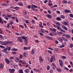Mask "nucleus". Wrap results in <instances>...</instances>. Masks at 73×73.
<instances>
[{
    "instance_id": "f257e3e1",
    "label": "nucleus",
    "mask_w": 73,
    "mask_h": 73,
    "mask_svg": "<svg viewBox=\"0 0 73 73\" xmlns=\"http://www.w3.org/2000/svg\"><path fill=\"white\" fill-rule=\"evenodd\" d=\"M13 43L12 41H7L6 42L4 41L1 43V45H7L8 44H13Z\"/></svg>"
},
{
    "instance_id": "f03ea898",
    "label": "nucleus",
    "mask_w": 73,
    "mask_h": 73,
    "mask_svg": "<svg viewBox=\"0 0 73 73\" xmlns=\"http://www.w3.org/2000/svg\"><path fill=\"white\" fill-rule=\"evenodd\" d=\"M59 39L60 41V42H61V44H62V45H61L60 46V48H64V47H65L64 43H64V41H63L62 39V38H59Z\"/></svg>"
},
{
    "instance_id": "7ed1b4c3",
    "label": "nucleus",
    "mask_w": 73,
    "mask_h": 73,
    "mask_svg": "<svg viewBox=\"0 0 73 73\" xmlns=\"http://www.w3.org/2000/svg\"><path fill=\"white\" fill-rule=\"evenodd\" d=\"M59 65L61 68H62L64 65V64L63 63V62L62 60L61 59L59 60Z\"/></svg>"
},
{
    "instance_id": "20e7f679",
    "label": "nucleus",
    "mask_w": 73,
    "mask_h": 73,
    "mask_svg": "<svg viewBox=\"0 0 73 73\" xmlns=\"http://www.w3.org/2000/svg\"><path fill=\"white\" fill-rule=\"evenodd\" d=\"M56 60V56L55 55H53L51 57L50 59V61L52 62H54Z\"/></svg>"
},
{
    "instance_id": "39448f33",
    "label": "nucleus",
    "mask_w": 73,
    "mask_h": 73,
    "mask_svg": "<svg viewBox=\"0 0 73 73\" xmlns=\"http://www.w3.org/2000/svg\"><path fill=\"white\" fill-rule=\"evenodd\" d=\"M45 38H46V39L48 40H53V39L51 36H45Z\"/></svg>"
},
{
    "instance_id": "423d86ee",
    "label": "nucleus",
    "mask_w": 73,
    "mask_h": 73,
    "mask_svg": "<svg viewBox=\"0 0 73 73\" xmlns=\"http://www.w3.org/2000/svg\"><path fill=\"white\" fill-rule=\"evenodd\" d=\"M9 70L11 73H14V72L15 71V70L14 68H13L12 69L11 68H9Z\"/></svg>"
},
{
    "instance_id": "0eeeda50",
    "label": "nucleus",
    "mask_w": 73,
    "mask_h": 73,
    "mask_svg": "<svg viewBox=\"0 0 73 73\" xmlns=\"http://www.w3.org/2000/svg\"><path fill=\"white\" fill-rule=\"evenodd\" d=\"M17 40L19 42H23V39L21 38V37H18Z\"/></svg>"
},
{
    "instance_id": "6e6552de",
    "label": "nucleus",
    "mask_w": 73,
    "mask_h": 73,
    "mask_svg": "<svg viewBox=\"0 0 73 73\" xmlns=\"http://www.w3.org/2000/svg\"><path fill=\"white\" fill-rule=\"evenodd\" d=\"M5 60L7 64L9 65V64H10V62H11V61H9V59L7 58H5Z\"/></svg>"
},
{
    "instance_id": "1a4fd4ad",
    "label": "nucleus",
    "mask_w": 73,
    "mask_h": 73,
    "mask_svg": "<svg viewBox=\"0 0 73 73\" xmlns=\"http://www.w3.org/2000/svg\"><path fill=\"white\" fill-rule=\"evenodd\" d=\"M39 60L40 62H41V63L42 62V61H44V59H42V57L41 56H40L39 57Z\"/></svg>"
},
{
    "instance_id": "9d476101",
    "label": "nucleus",
    "mask_w": 73,
    "mask_h": 73,
    "mask_svg": "<svg viewBox=\"0 0 73 73\" xmlns=\"http://www.w3.org/2000/svg\"><path fill=\"white\" fill-rule=\"evenodd\" d=\"M8 50V48H5L3 50V52L6 54H8V52L7 51Z\"/></svg>"
},
{
    "instance_id": "9b49d317",
    "label": "nucleus",
    "mask_w": 73,
    "mask_h": 73,
    "mask_svg": "<svg viewBox=\"0 0 73 73\" xmlns=\"http://www.w3.org/2000/svg\"><path fill=\"white\" fill-rule=\"evenodd\" d=\"M57 7V5H54L52 7V11H56V9H54V7Z\"/></svg>"
},
{
    "instance_id": "f8f14e48",
    "label": "nucleus",
    "mask_w": 73,
    "mask_h": 73,
    "mask_svg": "<svg viewBox=\"0 0 73 73\" xmlns=\"http://www.w3.org/2000/svg\"><path fill=\"white\" fill-rule=\"evenodd\" d=\"M21 37L22 38L23 40H24V41H25V40H28L27 39V36H21Z\"/></svg>"
},
{
    "instance_id": "ddd939ff",
    "label": "nucleus",
    "mask_w": 73,
    "mask_h": 73,
    "mask_svg": "<svg viewBox=\"0 0 73 73\" xmlns=\"http://www.w3.org/2000/svg\"><path fill=\"white\" fill-rule=\"evenodd\" d=\"M33 70L35 72H39V73L40 72V71L39 70H38V69H36L35 68L33 69Z\"/></svg>"
},
{
    "instance_id": "4468645a",
    "label": "nucleus",
    "mask_w": 73,
    "mask_h": 73,
    "mask_svg": "<svg viewBox=\"0 0 73 73\" xmlns=\"http://www.w3.org/2000/svg\"><path fill=\"white\" fill-rule=\"evenodd\" d=\"M64 12L65 13H70L71 11H70V10H68V9H66V10H64Z\"/></svg>"
},
{
    "instance_id": "2eb2a0df",
    "label": "nucleus",
    "mask_w": 73,
    "mask_h": 73,
    "mask_svg": "<svg viewBox=\"0 0 73 73\" xmlns=\"http://www.w3.org/2000/svg\"><path fill=\"white\" fill-rule=\"evenodd\" d=\"M46 16L50 19H52V16H51V15L49 14H48L46 15Z\"/></svg>"
},
{
    "instance_id": "dca6fc26",
    "label": "nucleus",
    "mask_w": 73,
    "mask_h": 73,
    "mask_svg": "<svg viewBox=\"0 0 73 73\" xmlns=\"http://www.w3.org/2000/svg\"><path fill=\"white\" fill-rule=\"evenodd\" d=\"M1 5L3 6H7L8 5V4L7 3H2Z\"/></svg>"
},
{
    "instance_id": "f3484780",
    "label": "nucleus",
    "mask_w": 73,
    "mask_h": 73,
    "mask_svg": "<svg viewBox=\"0 0 73 73\" xmlns=\"http://www.w3.org/2000/svg\"><path fill=\"white\" fill-rule=\"evenodd\" d=\"M62 28L63 29H64V30H68V28L66 26H63L62 27Z\"/></svg>"
},
{
    "instance_id": "a211bd4d",
    "label": "nucleus",
    "mask_w": 73,
    "mask_h": 73,
    "mask_svg": "<svg viewBox=\"0 0 73 73\" xmlns=\"http://www.w3.org/2000/svg\"><path fill=\"white\" fill-rule=\"evenodd\" d=\"M56 70L57 72H62V70L58 68H56Z\"/></svg>"
},
{
    "instance_id": "6ab92c4d",
    "label": "nucleus",
    "mask_w": 73,
    "mask_h": 73,
    "mask_svg": "<svg viewBox=\"0 0 73 73\" xmlns=\"http://www.w3.org/2000/svg\"><path fill=\"white\" fill-rule=\"evenodd\" d=\"M18 5L19 6H24V5L23 4V3L21 2H19L18 3Z\"/></svg>"
},
{
    "instance_id": "aec40b11",
    "label": "nucleus",
    "mask_w": 73,
    "mask_h": 73,
    "mask_svg": "<svg viewBox=\"0 0 73 73\" xmlns=\"http://www.w3.org/2000/svg\"><path fill=\"white\" fill-rule=\"evenodd\" d=\"M24 41L25 44V45H27L28 44V39L25 40Z\"/></svg>"
},
{
    "instance_id": "412c9836",
    "label": "nucleus",
    "mask_w": 73,
    "mask_h": 73,
    "mask_svg": "<svg viewBox=\"0 0 73 73\" xmlns=\"http://www.w3.org/2000/svg\"><path fill=\"white\" fill-rule=\"evenodd\" d=\"M65 36L66 38H70V36L68 35H65Z\"/></svg>"
},
{
    "instance_id": "4be33fe9",
    "label": "nucleus",
    "mask_w": 73,
    "mask_h": 73,
    "mask_svg": "<svg viewBox=\"0 0 73 73\" xmlns=\"http://www.w3.org/2000/svg\"><path fill=\"white\" fill-rule=\"evenodd\" d=\"M31 54L33 55L34 54H35V50H34V49H33L32 50L31 52Z\"/></svg>"
},
{
    "instance_id": "5701e85b",
    "label": "nucleus",
    "mask_w": 73,
    "mask_h": 73,
    "mask_svg": "<svg viewBox=\"0 0 73 73\" xmlns=\"http://www.w3.org/2000/svg\"><path fill=\"white\" fill-rule=\"evenodd\" d=\"M62 40H63L65 42H67V39L66 38H65L64 37H62Z\"/></svg>"
},
{
    "instance_id": "b1692460",
    "label": "nucleus",
    "mask_w": 73,
    "mask_h": 73,
    "mask_svg": "<svg viewBox=\"0 0 73 73\" xmlns=\"http://www.w3.org/2000/svg\"><path fill=\"white\" fill-rule=\"evenodd\" d=\"M54 49L55 52H58V48L56 47L54 48Z\"/></svg>"
},
{
    "instance_id": "393cba45",
    "label": "nucleus",
    "mask_w": 73,
    "mask_h": 73,
    "mask_svg": "<svg viewBox=\"0 0 73 73\" xmlns=\"http://www.w3.org/2000/svg\"><path fill=\"white\" fill-rule=\"evenodd\" d=\"M56 20L57 21H61V18L59 17H56Z\"/></svg>"
},
{
    "instance_id": "a878e982",
    "label": "nucleus",
    "mask_w": 73,
    "mask_h": 73,
    "mask_svg": "<svg viewBox=\"0 0 73 73\" xmlns=\"http://www.w3.org/2000/svg\"><path fill=\"white\" fill-rule=\"evenodd\" d=\"M56 28H57V29H58V30L60 31H61V30L62 29H61V27H60L58 26H57Z\"/></svg>"
},
{
    "instance_id": "bb28decb",
    "label": "nucleus",
    "mask_w": 73,
    "mask_h": 73,
    "mask_svg": "<svg viewBox=\"0 0 73 73\" xmlns=\"http://www.w3.org/2000/svg\"><path fill=\"white\" fill-rule=\"evenodd\" d=\"M0 68L1 69H3V65L2 63L0 64Z\"/></svg>"
},
{
    "instance_id": "cd10ccee",
    "label": "nucleus",
    "mask_w": 73,
    "mask_h": 73,
    "mask_svg": "<svg viewBox=\"0 0 73 73\" xmlns=\"http://www.w3.org/2000/svg\"><path fill=\"white\" fill-rule=\"evenodd\" d=\"M40 32H41V33H44V29H42L40 31Z\"/></svg>"
},
{
    "instance_id": "c85d7f7f",
    "label": "nucleus",
    "mask_w": 73,
    "mask_h": 73,
    "mask_svg": "<svg viewBox=\"0 0 73 73\" xmlns=\"http://www.w3.org/2000/svg\"><path fill=\"white\" fill-rule=\"evenodd\" d=\"M27 64V62H25L24 61H23L22 62V65H26Z\"/></svg>"
},
{
    "instance_id": "c756f323",
    "label": "nucleus",
    "mask_w": 73,
    "mask_h": 73,
    "mask_svg": "<svg viewBox=\"0 0 73 73\" xmlns=\"http://www.w3.org/2000/svg\"><path fill=\"white\" fill-rule=\"evenodd\" d=\"M63 24L64 25H68V24L66 23V22H63Z\"/></svg>"
},
{
    "instance_id": "7c9ffc66",
    "label": "nucleus",
    "mask_w": 73,
    "mask_h": 73,
    "mask_svg": "<svg viewBox=\"0 0 73 73\" xmlns=\"http://www.w3.org/2000/svg\"><path fill=\"white\" fill-rule=\"evenodd\" d=\"M51 65H52V67H54V68H56V65H55V64H54V63H52L51 64Z\"/></svg>"
},
{
    "instance_id": "2f4dec72",
    "label": "nucleus",
    "mask_w": 73,
    "mask_h": 73,
    "mask_svg": "<svg viewBox=\"0 0 73 73\" xmlns=\"http://www.w3.org/2000/svg\"><path fill=\"white\" fill-rule=\"evenodd\" d=\"M70 47V48H73V44L72 43H70L69 45Z\"/></svg>"
},
{
    "instance_id": "473e14b6",
    "label": "nucleus",
    "mask_w": 73,
    "mask_h": 73,
    "mask_svg": "<svg viewBox=\"0 0 73 73\" xmlns=\"http://www.w3.org/2000/svg\"><path fill=\"white\" fill-rule=\"evenodd\" d=\"M28 48L27 47H26L25 46H24L23 47V49L25 50H28Z\"/></svg>"
},
{
    "instance_id": "72a5a7b5",
    "label": "nucleus",
    "mask_w": 73,
    "mask_h": 73,
    "mask_svg": "<svg viewBox=\"0 0 73 73\" xmlns=\"http://www.w3.org/2000/svg\"><path fill=\"white\" fill-rule=\"evenodd\" d=\"M60 17L62 19H64L65 18V16L64 15H62L60 16Z\"/></svg>"
},
{
    "instance_id": "f704fd0d",
    "label": "nucleus",
    "mask_w": 73,
    "mask_h": 73,
    "mask_svg": "<svg viewBox=\"0 0 73 73\" xmlns=\"http://www.w3.org/2000/svg\"><path fill=\"white\" fill-rule=\"evenodd\" d=\"M19 73H23V71L22 69H21L19 70Z\"/></svg>"
},
{
    "instance_id": "c9c22d12",
    "label": "nucleus",
    "mask_w": 73,
    "mask_h": 73,
    "mask_svg": "<svg viewBox=\"0 0 73 73\" xmlns=\"http://www.w3.org/2000/svg\"><path fill=\"white\" fill-rule=\"evenodd\" d=\"M9 23L10 25H12V24H13V22L12 21H10L9 22Z\"/></svg>"
},
{
    "instance_id": "e433bc0d",
    "label": "nucleus",
    "mask_w": 73,
    "mask_h": 73,
    "mask_svg": "<svg viewBox=\"0 0 73 73\" xmlns=\"http://www.w3.org/2000/svg\"><path fill=\"white\" fill-rule=\"evenodd\" d=\"M47 70H49L50 69V66H47V68H46Z\"/></svg>"
},
{
    "instance_id": "4c0bfd02",
    "label": "nucleus",
    "mask_w": 73,
    "mask_h": 73,
    "mask_svg": "<svg viewBox=\"0 0 73 73\" xmlns=\"http://www.w3.org/2000/svg\"><path fill=\"white\" fill-rule=\"evenodd\" d=\"M14 8L16 10H19V8L18 7H16Z\"/></svg>"
},
{
    "instance_id": "58836bf2",
    "label": "nucleus",
    "mask_w": 73,
    "mask_h": 73,
    "mask_svg": "<svg viewBox=\"0 0 73 73\" xmlns=\"http://www.w3.org/2000/svg\"><path fill=\"white\" fill-rule=\"evenodd\" d=\"M14 57L13 56H10L9 57V59L10 60H13V59H14Z\"/></svg>"
},
{
    "instance_id": "ea45409f",
    "label": "nucleus",
    "mask_w": 73,
    "mask_h": 73,
    "mask_svg": "<svg viewBox=\"0 0 73 73\" xmlns=\"http://www.w3.org/2000/svg\"><path fill=\"white\" fill-rule=\"evenodd\" d=\"M9 24H10L9 23H8L7 24V28H9V26H10V25Z\"/></svg>"
},
{
    "instance_id": "a19ab883",
    "label": "nucleus",
    "mask_w": 73,
    "mask_h": 73,
    "mask_svg": "<svg viewBox=\"0 0 73 73\" xmlns=\"http://www.w3.org/2000/svg\"><path fill=\"white\" fill-rule=\"evenodd\" d=\"M36 6L33 5V4H32V5L31 6V8H33V7H34V8H36Z\"/></svg>"
},
{
    "instance_id": "79ce46f5",
    "label": "nucleus",
    "mask_w": 73,
    "mask_h": 73,
    "mask_svg": "<svg viewBox=\"0 0 73 73\" xmlns=\"http://www.w3.org/2000/svg\"><path fill=\"white\" fill-rule=\"evenodd\" d=\"M0 37L1 39H2L3 40H4V37H3V36L2 35H0Z\"/></svg>"
},
{
    "instance_id": "37998d69",
    "label": "nucleus",
    "mask_w": 73,
    "mask_h": 73,
    "mask_svg": "<svg viewBox=\"0 0 73 73\" xmlns=\"http://www.w3.org/2000/svg\"><path fill=\"white\" fill-rule=\"evenodd\" d=\"M63 3L64 4H66V3H67V1H66L65 0H63Z\"/></svg>"
},
{
    "instance_id": "c03bdc74",
    "label": "nucleus",
    "mask_w": 73,
    "mask_h": 73,
    "mask_svg": "<svg viewBox=\"0 0 73 73\" xmlns=\"http://www.w3.org/2000/svg\"><path fill=\"white\" fill-rule=\"evenodd\" d=\"M39 34L40 36H44V34H43L42 33H39Z\"/></svg>"
},
{
    "instance_id": "a18cd8bd",
    "label": "nucleus",
    "mask_w": 73,
    "mask_h": 73,
    "mask_svg": "<svg viewBox=\"0 0 73 73\" xmlns=\"http://www.w3.org/2000/svg\"><path fill=\"white\" fill-rule=\"evenodd\" d=\"M25 73H29V70H28V69H26L25 70Z\"/></svg>"
},
{
    "instance_id": "49530a36",
    "label": "nucleus",
    "mask_w": 73,
    "mask_h": 73,
    "mask_svg": "<svg viewBox=\"0 0 73 73\" xmlns=\"http://www.w3.org/2000/svg\"><path fill=\"white\" fill-rule=\"evenodd\" d=\"M31 22L33 24H35V20H34V19H33L32 20Z\"/></svg>"
},
{
    "instance_id": "de8ad7c7",
    "label": "nucleus",
    "mask_w": 73,
    "mask_h": 73,
    "mask_svg": "<svg viewBox=\"0 0 73 73\" xmlns=\"http://www.w3.org/2000/svg\"><path fill=\"white\" fill-rule=\"evenodd\" d=\"M39 26L40 27H41V28H44V26L42 25V24H40Z\"/></svg>"
},
{
    "instance_id": "09e8293b",
    "label": "nucleus",
    "mask_w": 73,
    "mask_h": 73,
    "mask_svg": "<svg viewBox=\"0 0 73 73\" xmlns=\"http://www.w3.org/2000/svg\"><path fill=\"white\" fill-rule=\"evenodd\" d=\"M48 5L49 6V7L51 6V5H53V4H52V3H48Z\"/></svg>"
},
{
    "instance_id": "8fccbe9b",
    "label": "nucleus",
    "mask_w": 73,
    "mask_h": 73,
    "mask_svg": "<svg viewBox=\"0 0 73 73\" xmlns=\"http://www.w3.org/2000/svg\"><path fill=\"white\" fill-rule=\"evenodd\" d=\"M27 11H23L24 15H27Z\"/></svg>"
},
{
    "instance_id": "3c124183",
    "label": "nucleus",
    "mask_w": 73,
    "mask_h": 73,
    "mask_svg": "<svg viewBox=\"0 0 73 73\" xmlns=\"http://www.w3.org/2000/svg\"><path fill=\"white\" fill-rule=\"evenodd\" d=\"M13 51H17V49L16 48H13Z\"/></svg>"
},
{
    "instance_id": "603ef678",
    "label": "nucleus",
    "mask_w": 73,
    "mask_h": 73,
    "mask_svg": "<svg viewBox=\"0 0 73 73\" xmlns=\"http://www.w3.org/2000/svg\"><path fill=\"white\" fill-rule=\"evenodd\" d=\"M27 7L28 8V9H31V6L30 5H29L27 6Z\"/></svg>"
},
{
    "instance_id": "864d4df0",
    "label": "nucleus",
    "mask_w": 73,
    "mask_h": 73,
    "mask_svg": "<svg viewBox=\"0 0 73 73\" xmlns=\"http://www.w3.org/2000/svg\"><path fill=\"white\" fill-rule=\"evenodd\" d=\"M56 24L57 26H60V23L59 22H56Z\"/></svg>"
},
{
    "instance_id": "5fc2aeb1",
    "label": "nucleus",
    "mask_w": 73,
    "mask_h": 73,
    "mask_svg": "<svg viewBox=\"0 0 73 73\" xmlns=\"http://www.w3.org/2000/svg\"><path fill=\"white\" fill-rule=\"evenodd\" d=\"M48 49H50V50H51L52 51V50H53V49L51 47H48Z\"/></svg>"
},
{
    "instance_id": "6e6d98bb",
    "label": "nucleus",
    "mask_w": 73,
    "mask_h": 73,
    "mask_svg": "<svg viewBox=\"0 0 73 73\" xmlns=\"http://www.w3.org/2000/svg\"><path fill=\"white\" fill-rule=\"evenodd\" d=\"M70 17H72V18H73V15L72 14H70Z\"/></svg>"
},
{
    "instance_id": "4d7b16f0",
    "label": "nucleus",
    "mask_w": 73,
    "mask_h": 73,
    "mask_svg": "<svg viewBox=\"0 0 73 73\" xmlns=\"http://www.w3.org/2000/svg\"><path fill=\"white\" fill-rule=\"evenodd\" d=\"M47 11L48 13H49V14H51L52 12H51V11H50V10H48Z\"/></svg>"
},
{
    "instance_id": "13d9d810",
    "label": "nucleus",
    "mask_w": 73,
    "mask_h": 73,
    "mask_svg": "<svg viewBox=\"0 0 73 73\" xmlns=\"http://www.w3.org/2000/svg\"><path fill=\"white\" fill-rule=\"evenodd\" d=\"M49 35L50 36H53V33L52 32L50 33H49Z\"/></svg>"
},
{
    "instance_id": "bf43d9fd",
    "label": "nucleus",
    "mask_w": 73,
    "mask_h": 73,
    "mask_svg": "<svg viewBox=\"0 0 73 73\" xmlns=\"http://www.w3.org/2000/svg\"><path fill=\"white\" fill-rule=\"evenodd\" d=\"M12 16V15H8L7 16L9 17V18H11V17Z\"/></svg>"
},
{
    "instance_id": "052dcab7",
    "label": "nucleus",
    "mask_w": 73,
    "mask_h": 73,
    "mask_svg": "<svg viewBox=\"0 0 73 73\" xmlns=\"http://www.w3.org/2000/svg\"><path fill=\"white\" fill-rule=\"evenodd\" d=\"M18 62H19V63H21V62H23V60H21L20 59H19V60H18Z\"/></svg>"
},
{
    "instance_id": "680f3d73",
    "label": "nucleus",
    "mask_w": 73,
    "mask_h": 73,
    "mask_svg": "<svg viewBox=\"0 0 73 73\" xmlns=\"http://www.w3.org/2000/svg\"><path fill=\"white\" fill-rule=\"evenodd\" d=\"M64 68L65 69H66V70L67 71H68L69 69L68 68L66 67H64Z\"/></svg>"
},
{
    "instance_id": "e2e57ef3",
    "label": "nucleus",
    "mask_w": 73,
    "mask_h": 73,
    "mask_svg": "<svg viewBox=\"0 0 73 73\" xmlns=\"http://www.w3.org/2000/svg\"><path fill=\"white\" fill-rule=\"evenodd\" d=\"M24 25L26 28H28V27H27V24H26V23H24Z\"/></svg>"
},
{
    "instance_id": "0e129e2a",
    "label": "nucleus",
    "mask_w": 73,
    "mask_h": 73,
    "mask_svg": "<svg viewBox=\"0 0 73 73\" xmlns=\"http://www.w3.org/2000/svg\"><path fill=\"white\" fill-rule=\"evenodd\" d=\"M23 58V55L22 54H21L19 58L20 59H22V58Z\"/></svg>"
},
{
    "instance_id": "69168bd1",
    "label": "nucleus",
    "mask_w": 73,
    "mask_h": 73,
    "mask_svg": "<svg viewBox=\"0 0 73 73\" xmlns=\"http://www.w3.org/2000/svg\"><path fill=\"white\" fill-rule=\"evenodd\" d=\"M48 53H50V54H52V53H52V51H51L50 50H48Z\"/></svg>"
},
{
    "instance_id": "338daca9",
    "label": "nucleus",
    "mask_w": 73,
    "mask_h": 73,
    "mask_svg": "<svg viewBox=\"0 0 73 73\" xmlns=\"http://www.w3.org/2000/svg\"><path fill=\"white\" fill-rule=\"evenodd\" d=\"M55 43L56 44H58V41L57 40H55Z\"/></svg>"
},
{
    "instance_id": "774afa93",
    "label": "nucleus",
    "mask_w": 73,
    "mask_h": 73,
    "mask_svg": "<svg viewBox=\"0 0 73 73\" xmlns=\"http://www.w3.org/2000/svg\"><path fill=\"white\" fill-rule=\"evenodd\" d=\"M61 58H63V59H65L66 58V57L64 56H62Z\"/></svg>"
}]
</instances>
